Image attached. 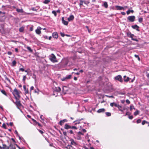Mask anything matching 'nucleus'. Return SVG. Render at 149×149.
Listing matches in <instances>:
<instances>
[{"mask_svg": "<svg viewBox=\"0 0 149 149\" xmlns=\"http://www.w3.org/2000/svg\"><path fill=\"white\" fill-rule=\"evenodd\" d=\"M49 60L52 62H56L58 61L56 60V57L53 54H52L49 56Z\"/></svg>", "mask_w": 149, "mask_h": 149, "instance_id": "nucleus-1", "label": "nucleus"}, {"mask_svg": "<svg viewBox=\"0 0 149 149\" xmlns=\"http://www.w3.org/2000/svg\"><path fill=\"white\" fill-rule=\"evenodd\" d=\"M135 17L134 16H129L127 17V20L130 22H132L135 20Z\"/></svg>", "mask_w": 149, "mask_h": 149, "instance_id": "nucleus-2", "label": "nucleus"}, {"mask_svg": "<svg viewBox=\"0 0 149 149\" xmlns=\"http://www.w3.org/2000/svg\"><path fill=\"white\" fill-rule=\"evenodd\" d=\"M114 79L116 80H117L121 83L123 82L122 78L121 75H119L114 78Z\"/></svg>", "mask_w": 149, "mask_h": 149, "instance_id": "nucleus-3", "label": "nucleus"}, {"mask_svg": "<svg viewBox=\"0 0 149 149\" xmlns=\"http://www.w3.org/2000/svg\"><path fill=\"white\" fill-rule=\"evenodd\" d=\"M13 94L14 96H16L15 95H16L19 98L20 97V96L19 94V92L16 88L14 89Z\"/></svg>", "mask_w": 149, "mask_h": 149, "instance_id": "nucleus-4", "label": "nucleus"}, {"mask_svg": "<svg viewBox=\"0 0 149 149\" xmlns=\"http://www.w3.org/2000/svg\"><path fill=\"white\" fill-rule=\"evenodd\" d=\"M76 134V135H75V134H74V139H76L77 140H81L82 139V138L81 136L80 135L77 134V133Z\"/></svg>", "mask_w": 149, "mask_h": 149, "instance_id": "nucleus-5", "label": "nucleus"}, {"mask_svg": "<svg viewBox=\"0 0 149 149\" xmlns=\"http://www.w3.org/2000/svg\"><path fill=\"white\" fill-rule=\"evenodd\" d=\"M13 102L16 105V106L17 107V108L18 109H19V107H21L22 105V104L21 103L20 101L19 100L18 101H16L15 102L13 100H12Z\"/></svg>", "mask_w": 149, "mask_h": 149, "instance_id": "nucleus-6", "label": "nucleus"}, {"mask_svg": "<svg viewBox=\"0 0 149 149\" xmlns=\"http://www.w3.org/2000/svg\"><path fill=\"white\" fill-rule=\"evenodd\" d=\"M42 28L40 26H38L37 27V29L35 31L36 33L38 35L40 34L41 33V30Z\"/></svg>", "mask_w": 149, "mask_h": 149, "instance_id": "nucleus-7", "label": "nucleus"}, {"mask_svg": "<svg viewBox=\"0 0 149 149\" xmlns=\"http://www.w3.org/2000/svg\"><path fill=\"white\" fill-rule=\"evenodd\" d=\"M61 90V89L60 87H56L54 89L53 92L54 93L60 92Z\"/></svg>", "mask_w": 149, "mask_h": 149, "instance_id": "nucleus-8", "label": "nucleus"}, {"mask_svg": "<svg viewBox=\"0 0 149 149\" xmlns=\"http://www.w3.org/2000/svg\"><path fill=\"white\" fill-rule=\"evenodd\" d=\"M132 27L133 29H136V30L138 31H140V30L139 29V27L136 24L134 25H132Z\"/></svg>", "mask_w": 149, "mask_h": 149, "instance_id": "nucleus-9", "label": "nucleus"}, {"mask_svg": "<svg viewBox=\"0 0 149 149\" xmlns=\"http://www.w3.org/2000/svg\"><path fill=\"white\" fill-rule=\"evenodd\" d=\"M70 141H71V144L74 146L77 145V143L73 139H70Z\"/></svg>", "mask_w": 149, "mask_h": 149, "instance_id": "nucleus-10", "label": "nucleus"}, {"mask_svg": "<svg viewBox=\"0 0 149 149\" xmlns=\"http://www.w3.org/2000/svg\"><path fill=\"white\" fill-rule=\"evenodd\" d=\"M68 122V120L66 119H64L63 120H61L59 122V124L61 125H63L64 123L67 122Z\"/></svg>", "mask_w": 149, "mask_h": 149, "instance_id": "nucleus-11", "label": "nucleus"}, {"mask_svg": "<svg viewBox=\"0 0 149 149\" xmlns=\"http://www.w3.org/2000/svg\"><path fill=\"white\" fill-rule=\"evenodd\" d=\"M52 36L54 38H57L58 37L57 33L56 32L53 33L52 34Z\"/></svg>", "mask_w": 149, "mask_h": 149, "instance_id": "nucleus-12", "label": "nucleus"}, {"mask_svg": "<svg viewBox=\"0 0 149 149\" xmlns=\"http://www.w3.org/2000/svg\"><path fill=\"white\" fill-rule=\"evenodd\" d=\"M61 20L62 22V23L65 25H67L68 24V22L65 21L64 19V17H62L61 19Z\"/></svg>", "mask_w": 149, "mask_h": 149, "instance_id": "nucleus-13", "label": "nucleus"}, {"mask_svg": "<svg viewBox=\"0 0 149 149\" xmlns=\"http://www.w3.org/2000/svg\"><path fill=\"white\" fill-rule=\"evenodd\" d=\"M127 35L128 37H129L130 38L133 37V36H134L133 34H132L131 32L130 31L127 32Z\"/></svg>", "mask_w": 149, "mask_h": 149, "instance_id": "nucleus-14", "label": "nucleus"}, {"mask_svg": "<svg viewBox=\"0 0 149 149\" xmlns=\"http://www.w3.org/2000/svg\"><path fill=\"white\" fill-rule=\"evenodd\" d=\"M110 105L111 107H113L114 106L116 107H120L119 104H117L114 102L111 103Z\"/></svg>", "mask_w": 149, "mask_h": 149, "instance_id": "nucleus-15", "label": "nucleus"}, {"mask_svg": "<svg viewBox=\"0 0 149 149\" xmlns=\"http://www.w3.org/2000/svg\"><path fill=\"white\" fill-rule=\"evenodd\" d=\"M116 8L117 9V10H124V8L123 7L120 6H115Z\"/></svg>", "mask_w": 149, "mask_h": 149, "instance_id": "nucleus-16", "label": "nucleus"}, {"mask_svg": "<svg viewBox=\"0 0 149 149\" xmlns=\"http://www.w3.org/2000/svg\"><path fill=\"white\" fill-rule=\"evenodd\" d=\"M71 126L69 125L68 124L66 123L65 124L64 128L66 130H68L71 129Z\"/></svg>", "mask_w": 149, "mask_h": 149, "instance_id": "nucleus-17", "label": "nucleus"}, {"mask_svg": "<svg viewBox=\"0 0 149 149\" xmlns=\"http://www.w3.org/2000/svg\"><path fill=\"white\" fill-rule=\"evenodd\" d=\"M74 16L72 15H70L69 17L68 18V21H71L73 20L74 19Z\"/></svg>", "mask_w": 149, "mask_h": 149, "instance_id": "nucleus-18", "label": "nucleus"}, {"mask_svg": "<svg viewBox=\"0 0 149 149\" xmlns=\"http://www.w3.org/2000/svg\"><path fill=\"white\" fill-rule=\"evenodd\" d=\"M130 79L129 77H127L125 75L123 77V79L125 82H127Z\"/></svg>", "mask_w": 149, "mask_h": 149, "instance_id": "nucleus-19", "label": "nucleus"}, {"mask_svg": "<svg viewBox=\"0 0 149 149\" xmlns=\"http://www.w3.org/2000/svg\"><path fill=\"white\" fill-rule=\"evenodd\" d=\"M105 111V109L104 108H102L99 109L97 111V112L98 113H100L101 112H104Z\"/></svg>", "mask_w": 149, "mask_h": 149, "instance_id": "nucleus-20", "label": "nucleus"}, {"mask_svg": "<svg viewBox=\"0 0 149 149\" xmlns=\"http://www.w3.org/2000/svg\"><path fill=\"white\" fill-rule=\"evenodd\" d=\"M23 88L25 91V94L28 93H29V91L28 89H26V86L25 85L23 86Z\"/></svg>", "mask_w": 149, "mask_h": 149, "instance_id": "nucleus-21", "label": "nucleus"}, {"mask_svg": "<svg viewBox=\"0 0 149 149\" xmlns=\"http://www.w3.org/2000/svg\"><path fill=\"white\" fill-rule=\"evenodd\" d=\"M102 6H104L105 8H107L108 7L107 3L106 1L104 2Z\"/></svg>", "mask_w": 149, "mask_h": 149, "instance_id": "nucleus-22", "label": "nucleus"}, {"mask_svg": "<svg viewBox=\"0 0 149 149\" xmlns=\"http://www.w3.org/2000/svg\"><path fill=\"white\" fill-rule=\"evenodd\" d=\"M17 11L18 13H23L24 12V11L23 9H19L17 8H16Z\"/></svg>", "mask_w": 149, "mask_h": 149, "instance_id": "nucleus-23", "label": "nucleus"}, {"mask_svg": "<svg viewBox=\"0 0 149 149\" xmlns=\"http://www.w3.org/2000/svg\"><path fill=\"white\" fill-rule=\"evenodd\" d=\"M134 12V10H128L126 12L127 14V15H129L130 13H133Z\"/></svg>", "mask_w": 149, "mask_h": 149, "instance_id": "nucleus-24", "label": "nucleus"}, {"mask_svg": "<svg viewBox=\"0 0 149 149\" xmlns=\"http://www.w3.org/2000/svg\"><path fill=\"white\" fill-rule=\"evenodd\" d=\"M139 113V111L137 110H136V111H135L134 113V116H137V115H138Z\"/></svg>", "mask_w": 149, "mask_h": 149, "instance_id": "nucleus-25", "label": "nucleus"}, {"mask_svg": "<svg viewBox=\"0 0 149 149\" xmlns=\"http://www.w3.org/2000/svg\"><path fill=\"white\" fill-rule=\"evenodd\" d=\"M16 62L15 60H14L12 62V64L11 65L12 66H16Z\"/></svg>", "mask_w": 149, "mask_h": 149, "instance_id": "nucleus-26", "label": "nucleus"}, {"mask_svg": "<svg viewBox=\"0 0 149 149\" xmlns=\"http://www.w3.org/2000/svg\"><path fill=\"white\" fill-rule=\"evenodd\" d=\"M24 27L23 26H22L19 29V31L20 32H22L24 31Z\"/></svg>", "mask_w": 149, "mask_h": 149, "instance_id": "nucleus-27", "label": "nucleus"}, {"mask_svg": "<svg viewBox=\"0 0 149 149\" xmlns=\"http://www.w3.org/2000/svg\"><path fill=\"white\" fill-rule=\"evenodd\" d=\"M80 3H79V6L81 7L83 5V3L84 2V1L83 0H79Z\"/></svg>", "mask_w": 149, "mask_h": 149, "instance_id": "nucleus-28", "label": "nucleus"}, {"mask_svg": "<svg viewBox=\"0 0 149 149\" xmlns=\"http://www.w3.org/2000/svg\"><path fill=\"white\" fill-rule=\"evenodd\" d=\"M26 48L30 51V52H32L33 50L31 49V47H30L27 46Z\"/></svg>", "mask_w": 149, "mask_h": 149, "instance_id": "nucleus-29", "label": "nucleus"}, {"mask_svg": "<svg viewBox=\"0 0 149 149\" xmlns=\"http://www.w3.org/2000/svg\"><path fill=\"white\" fill-rule=\"evenodd\" d=\"M50 2V1L49 0H45L43 2V3L45 4H48Z\"/></svg>", "mask_w": 149, "mask_h": 149, "instance_id": "nucleus-30", "label": "nucleus"}, {"mask_svg": "<svg viewBox=\"0 0 149 149\" xmlns=\"http://www.w3.org/2000/svg\"><path fill=\"white\" fill-rule=\"evenodd\" d=\"M72 75L71 74L67 75L66 77L67 79H70Z\"/></svg>", "mask_w": 149, "mask_h": 149, "instance_id": "nucleus-31", "label": "nucleus"}, {"mask_svg": "<svg viewBox=\"0 0 149 149\" xmlns=\"http://www.w3.org/2000/svg\"><path fill=\"white\" fill-rule=\"evenodd\" d=\"M105 114L107 116H110L111 115V113L109 112H106Z\"/></svg>", "mask_w": 149, "mask_h": 149, "instance_id": "nucleus-32", "label": "nucleus"}, {"mask_svg": "<svg viewBox=\"0 0 149 149\" xmlns=\"http://www.w3.org/2000/svg\"><path fill=\"white\" fill-rule=\"evenodd\" d=\"M79 120H77L74 122V123H75V125H76L77 124H79L80 123V121H79Z\"/></svg>", "mask_w": 149, "mask_h": 149, "instance_id": "nucleus-33", "label": "nucleus"}, {"mask_svg": "<svg viewBox=\"0 0 149 149\" xmlns=\"http://www.w3.org/2000/svg\"><path fill=\"white\" fill-rule=\"evenodd\" d=\"M78 128L76 126H71V129H75V130H77V129Z\"/></svg>", "mask_w": 149, "mask_h": 149, "instance_id": "nucleus-34", "label": "nucleus"}, {"mask_svg": "<svg viewBox=\"0 0 149 149\" xmlns=\"http://www.w3.org/2000/svg\"><path fill=\"white\" fill-rule=\"evenodd\" d=\"M52 13L53 14H54V16L56 17L57 15V13H56V11L55 10H53L52 11Z\"/></svg>", "mask_w": 149, "mask_h": 149, "instance_id": "nucleus-35", "label": "nucleus"}, {"mask_svg": "<svg viewBox=\"0 0 149 149\" xmlns=\"http://www.w3.org/2000/svg\"><path fill=\"white\" fill-rule=\"evenodd\" d=\"M147 123V121L145 120H143L142 122V124L143 125H144L146 123Z\"/></svg>", "mask_w": 149, "mask_h": 149, "instance_id": "nucleus-36", "label": "nucleus"}, {"mask_svg": "<svg viewBox=\"0 0 149 149\" xmlns=\"http://www.w3.org/2000/svg\"><path fill=\"white\" fill-rule=\"evenodd\" d=\"M26 76L25 75L23 77L22 81L24 83H25L26 79Z\"/></svg>", "mask_w": 149, "mask_h": 149, "instance_id": "nucleus-37", "label": "nucleus"}, {"mask_svg": "<svg viewBox=\"0 0 149 149\" xmlns=\"http://www.w3.org/2000/svg\"><path fill=\"white\" fill-rule=\"evenodd\" d=\"M1 92L4 95H7V94L5 91L3 90H2L1 91Z\"/></svg>", "mask_w": 149, "mask_h": 149, "instance_id": "nucleus-38", "label": "nucleus"}, {"mask_svg": "<svg viewBox=\"0 0 149 149\" xmlns=\"http://www.w3.org/2000/svg\"><path fill=\"white\" fill-rule=\"evenodd\" d=\"M143 21V18L142 17L140 18L139 19V22L141 23Z\"/></svg>", "mask_w": 149, "mask_h": 149, "instance_id": "nucleus-39", "label": "nucleus"}, {"mask_svg": "<svg viewBox=\"0 0 149 149\" xmlns=\"http://www.w3.org/2000/svg\"><path fill=\"white\" fill-rule=\"evenodd\" d=\"M2 127L4 128L5 129H6L7 128L6 127V124L5 123H3L2 125Z\"/></svg>", "mask_w": 149, "mask_h": 149, "instance_id": "nucleus-40", "label": "nucleus"}, {"mask_svg": "<svg viewBox=\"0 0 149 149\" xmlns=\"http://www.w3.org/2000/svg\"><path fill=\"white\" fill-rule=\"evenodd\" d=\"M3 149H6L7 146L6 145L3 144Z\"/></svg>", "mask_w": 149, "mask_h": 149, "instance_id": "nucleus-41", "label": "nucleus"}, {"mask_svg": "<svg viewBox=\"0 0 149 149\" xmlns=\"http://www.w3.org/2000/svg\"><path fill=\"white\" fill-rule=\"evenodd\" d=\"M69 133H70V134H73V136H74V133L72 130H70L69 132Z\"/></svg>", "mask_w": 149, "mask_h": 149, "instance_id": "nucleus-42", "label": "nucleus"}, {"mask_svg": "<svg viewBox=\"0 0 149 149\" xmlns=\"http://www.w3.org/2000/svg\"><path fill=\"white\" fill-rule=\"evenodd\" d=\"M131 38V39L132 40H133L134 41H136V42H138V40L136 39H135V38H133V37H132Z\"/></svg>", "mask_w": 149, "mask_h": 149, "instance_id": "nucleus-43", "label": "nucleus"}, {"mask_svg": "<svg viewBox=\"0 0 149 149\" xmlns=\"http://www.w3.org/2000/svg\"><path fill=\"white\" fill-rule=\"evenodd\" d=\"M60 34L61 36L63 37H64L65 36V34L62 33L61 32H60Z\"/></svg>", "mask_w": 149, "mask_h": 149, "instance_id": "nucleus-44", "label": "nucleus"}, {"mask_svg": "<svg viewBox=\"0 0 149 149\" xmlns=\"http://www.w3.org/2000/svg\"><path fill=\"white\" fill-rule=\"evenodd\" d=\"M141 122V120L140 119H138L136 120V123H140Z\"/></svg>", "mask_w": 149, "mask_h": 149, "instance_id": "nucleus-45", "label": "nucleus"}, {"mask_svg": "<svg viewBox=\"0 0 149 149\" xmlns=\"http://www.w3.org/2000/svg\"><path fill=\"white\" fill-rule=\"evenodd\" d=\"M31 10L34 11H37V10L34 7H33L31 8Z\"/></svg>", "mask_w": 149, "mask_h": 149, "instance_id": "nucleus-46", "label": "nucleus"}, {"mask_svg": "<svg viewBox=\"0 0 149 149\" xmlns=\"http://www.w3.org/2000/svg\"><path fill=\"white\" fill-rule=\"evenodd\" d=\"M133 105H131L130 106V111H132V109H133Z\"/></svg>", "mask_w": 149, "mask_h": 149, "instance_id": "nucleus-47", "label": "nucleus"}, {"mask_svg": "<svg viewBox=\"0 0 149 149\" xmlns=\"http://www.w3.org/2000/svg\"><path fill=\"white\" fill-rule=\"evenodd\" d=\"M128 117L129 119L132 120L133 118V117L132 116H129Z\"/></svg>", "mask_w": 149, "mask_h": 149, "instance_id": "nucleus-48", "label": "nucleus"}, {"mask_svg": "<svg viewBox=\"0 0 149 149\" xmlns=\"http://www.w3.org/2000/svg\"><path fill=\"white\" fill-rule=\"evenodd\" d=\"M32 78H33L35 79V81H36V75L35 74H33V76L32 77Z\"/></svg>", "mask_w": 149, "mask_h": 149, "instance_id": "nucleus-49", "label": "nucleus"}, {"mask_svg": "<svg viewBox=\"0 0 149 149\" xmlns=\"http://www.w3.org/2000/svg\"><path fill=\"white\" fill-rule=\"evenodd\" d=\"M126 102L128 104H129L130 103V101L127 99L126 100Z\"/></svg>", "mask_w": 149, "mask_h": 149, "instance_id": "nucleus-50", "label": "nucleus"}, {"mask_svg": "<svg viewBox=\"0 0 149 149\" xmlns=\"http://www.w3.org/2000/svg\"><path fill=\"white\" fill-rule=\"evenodd\" d=\"M19 71H21L22 72L24 71V68H21L19 69Z\"/></svg>", "mask_w": 149, "mask_h": 149, "instance_id": "nucleus-51", "label": "nucleus"}, {"mask_svg": "<svg viewBox=\"0 0 149 149\" xmlns=\"http://www.w3.org/2000/svg\"><path fill=\"white\" fill-rule=\"evenodd\" d=\"M89 3V1H84V3L86 5L88 4Z\"/></svg>", "mask_w": 149, "mask_h": 149, "instance_id": "nucleus-52", "label": "nucleus"}, {"mask_svg": "<svg viewBox=\"0 0 149 149\" xmlns=\"http://www.w3.org/2000/svg\"><path fill=\"white\" fill-rule=\"evenodd\" d=\"M33 26H32L31 27H30V30L31 31H32L33 30Z\"/></svg>", "mask_w": 149, "mask_h": 149, "instance_id": "nucleus-53", "label": "nucleus"}, {"mask_svg": "<svg viewBox=\"0 0 149 149\" xmlns=\"http://www.w3.org/2000/svg\"><path fill=\"white\" fill-rule=\"evenodd\" d=\"M7 54L9 55H11L12 54V52H11L9 51L8 52Z\"/></svg>", "mask_w": 149, "mask_h": 149, "instance_id": "nucleus-54", "label": "nucleus"}, {"mask_svg": "<svg viewBox=\"0 0 149 149\" xmlns=\"http://www.w3.org/2000/svg\"><path fill=\"white\" fill-rule=\"evenodd\" d=\"M75 133H77V134L80 135V136H81V132L80 131H79L78 132H75Z\"/></svg>", "mask_w": 149, "mask_h": 149, "instance_id": "nucleus-55", "label": "nucleus"}, {"mask_svg": "<svg viewBox=\"0 0 149 149\" xmlns=\"http://www.w3.org/2000/svg\"><path fill=\"white\" fill-rule=\"evenodd\" d=\"M34 89V87L33 86H32L30 88V91H31L33 90Z\"/></svg>", "mask_w": 149, "mask_h": 149, "instance_id": "nucleus-56", "label": "nucleus"}, {"mask_svg": "<svg viewBox=\"0 0 149 149\" xmlns=\"http://www.w3.org/2000/svg\"><path fill=\"white\" fill-rule=\"evenodd\" d=\"M15 98V99L16 100V101H18L19 100L17 98V97L16 96H14Z\"/></svg>", "mask_w": 149, "mask_h": 149, "instance_id": "nucleus-57", "label": "nucleus"}, {"mask_svg": "<svg viewBox=\"0 0 149 149\" xmlns=\"http://www.w3.org/2000/svg\"><path fill=\"white\" fill-rule=\"evenodd\" d=\"M39 131L42 134L44 133L41 130H39Z\"/></svg>", "mask_w": 149, "mask_h": 149, "instance_id": "nucleus-58", "label": "nucleus"}, {"mask_svg": "<svg viewBox=\"0 0 149 149\" xmlns=\"http://www.w3.org/2000/svg\"><path fill=\"white\" fill-rule=\"evenodd\" d=\"M15 133L17 134V136H18L19 134L17 130H15Z\"/></svg>", "mask_w": 149, "mask_h": 149, "instance_id": "nucleus-59", "label": "nucleus"}, {"mask_svg": "<svg viewBox=\"0 0 149 149\" xmlns=\"http://www.w3.org/2000/svg\"><path fill=\"white\" fill-rule=\"evenodd\" d=\"M121 14L123 15H125V13L124 12H121Z\"/></svg>", "mask_w": 149, "mask_h": 149, "instance_id": "nucleus-60", "label": "nucleus"}, {"mask_svg": "<svg viewBox=\"0 0 149 149\" xmlns=\"http://www.w3.org/2000/svg\"><path fill=\"white\" fill-rule=\"evenodd\" d=\"M66 79H66V77H64V78H63L62 79H61V80L62 81H65Z\"/></svg>", "mask_w": 149, "mask_h": 149, "instance_id": "nucleus-61", "label": "nucleus"}, {"mask_svg": "<svg viewBox=\"0 0 149 149\" xmlns=\"http://www.w3.org/2000/svg\"><path fill=\"white\" fill-rule=\"evenodd\" d=\"M63 134L64 136H67V133L65 132H63Z\"/></svg>", "mask_w": 149, "mask_h": 149, "instance_id": "nucleus-62", "label": "nucleus"}, {"mask_svg": "<svg viewBox=\"0 0 149 149\" xmlns=\"http://www.w3.org/2000/svg\"><path fill=\"white\" fill-rule=\"evenodd\" d=\"M15 145L17 146L18 148L19 149H22L17 144H15Z\"/></svg>", "mask_w": 149, "mask_h": 149, "instance_id": "nucleus-63", "label": "nucleus"}, {"mask_svg": "<svg viewBox=\"0 0 149 149\" xmlns=\"http://www.w3.org/2000/svg\"><path fill=\"white\" fill-rule=\"evenodd\" d=\"M83 148H84V149H89L88 148H87L86 146H83Z\"/></svg>", "mask_w": 149, "mask_h": 149, "instance_id": "nucleus-64", "label": "nucleus"}]
</instances>
